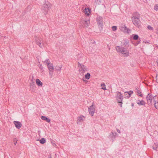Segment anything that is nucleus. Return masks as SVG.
<instances>
[{"instance_id": "44", "label": "nucleus", "mask_w": 158, "mask_h": 158, "mask_svg": "<svg viewBox=\"0 0 158 158\" xmlns=\"http://www.w3.org/2000/svg\"><path fill=\"white\" fill-rule=\"evenodd\" d=\"M48 158H52L51 157V154H50L49 157H48Z\"/></svg>"}, {"instance_id": "35", "label": "nucleus", "mask_w": 158, "mask_h": 158, "mask_svg": "<svg viewBox=\"0 0 158 158\" xmlns=\"http://www.w3.org/2000/svg\"><path fill=\"white\" fill-rule=\"evenodd\" d=\"M112 29L113 31H115L117 30V27L116 26H113L112 27Z\"/></svg>"}, {"instance_id": "12", "label": "nucleus", "mask_w": 158, "mask_h": 158, "mask_svg": "<svg viewBox=\"0 0 158 158\" xmlns=\"http://www.w3.org/2000/svg\"><path fill=\"white\" fill-rule=\"evenodd\" d=\"M14 124H15L16 127L19 129L22 126L21 123L19 121H14L13 122Z\"/></svg>"}, {"instance_id": "1", "label": "nucleus", "mask_w": 158, "mask_h": 158, "mask_svg": "<svg viewBox=\"0 0 158 158\" xmlns=\"http://www.w3.org/2000/svg\"><path fill=\"white\" fill-rule=\"evenodd\" d=\"M116 49L117 51L120 52L123 54L124 56H127L129 55V52L126 48L117 46L116 47Z\"/></svg>"}, {"instance_id": "47", "label": "nucleus", "mask_w": 158, "mask_h": 158, "mask_svg": "<svg viewBox=\"0 0 158 158\" xmlns=\"http://www.w3.org/2000/svg\"><path fill=\"white\" fill-rule=\"evenodd\" d=\"M132 105V106H134V104H133V103H132V105Z\"/></svg>"}, {"instance_id": "2", "label": "nucleus", "mask_w": 158, "mask_h": 158, "mask_svg": "<svg viewBox=\"0 0 158 158\" xmlns=\"http://www.w3.org/2000/svg\"><path fill=\"white\" fill-rule=\"evenodd\" d=\"M78 67H80L79 71L81 74H83L84 73L87 71V68L86 67L82 64L78 62Z\"/></svg>"}, {"instance_id": "17", "label": "nucleus", "mask_w": 158, "mask_h": 158, "mask_svg": "<svg viewBox=\"0 0 158 158\" xmlns=\"http://www.w3.org/2000/svg\"><path fill=\"white\" fill-rule=\"evenodd\" d=\"M120 29L122 31H123L124 32L127 31L128 33V29L125 26H124V27H121Z\"/></svg>"}, {"instance_id": "40", "label": "nucleus", "mask_w": 158, "mask_h": 158, "mask_svg": "<svg viewBox=\"0 0 158 158\" xmlns=\"http://www.w3.org/2000/svg\"><path fill=\"white\" fill-rule=\"evenodd\" d=\"M156 81L157 83H158V76H156Z\"/></svg>"}, {"instance_id": "4", "label": "nucleus", "mask_w": 158, "mask_h": 158, "mask_svg": "<svg viewBox=\"0 0 158 158\" xmlns=\"http://www.w3.org/2000/svg\"><path fill=\"white\" fill-rule=\"evenodd\" d=\"M35 40L36 44L40 47L42 48L43 46L44 43L42 38L37 37L35 38Z\"/></svg>"}, {"instance_id": "26", "label": "nucleus", "mask_w": 158, "mask_h": 158, "mask_svg": "<svg viewBox=\"0 0 158 158\" xmlns=\"http://www.w3.org/2000/svg\"><path fill=\"white\" fill-rule=\"evenodd\" d=\"M98 24V26L101 27V29H102V21H97Z\"/></svg>"}, {"instance_id": "34", "label": "nucleus", "mask_w": 158, "mask_h": 158, "mask_svg": "<svg viewBox=\"0 0 158 158\" xmlns=\"http://www.w3.org/2000/svg\"><path fill=\"white\" fill-rule=\"evenodd\" d=\"M154 9L156 11L158 10V5L157 4L155 5L154 6Z\"/></svg>"}, {"instance_id": "8", "label": "nucleus", "mask_w": 158, "mask_h": 158, "mask_svg": "<svg viewBox=\"0 0 158 158\" xmlns=\"http://www.w3.org/2000/svg\"><path fill=\"white\" fill-rule=\"evenodd\" d=\"M118 136L117 133L115 132L112 131L109 135V138L112 141H113L115 138Z\"/></svg>"}, {"instance_id": "3", "label": "nucleus", "mask_w": 158, "mask_h": 158, "mask_svg": "<svg viewBox=\"0 0 158 158\" xmlns=\"http://www.w3.org/2000/svg\"><path fill=\"white\" fill-rule=\"evenodd\" d=\"M51 5L50 3L48 1H45V4L44 5L43 8V9L45 12L44 14L45 15L47 13L48 11L50 8Z\"/></svg>"}, {"instance_id": "19", "label": "nucleus", "mask_w": 158, "mask_h": 158, "mask_svg": "<svg viewBox=\"0 0 158 158\" xmlns=\"http://www.w3.org/2000/svg\"><path fill=\"white\" fill-rule=\"evenodd\" d=\"M152 148L154 150L157 151L158 150V144L157 143H154L152 146Z\"/></svg>"}, {"instance_id": "24", "label": "nucleus", "mask_w": 158, "mask_h": 158, "mask_svg": "<svg viewBox=\"0 0 158 158\" xmlns=\"http://www.w3.org/2000/svg\"><path fill=\"white\" fill-rule=\"evenodd\" d=\"M133 39L134 40H136L139 38V36L138 35L136 34H133L132 35Z\"/></svg>"}, {"instance_id": "20", "label": "nucleus", "mask_w": 158, "mask_h": 158, "mask_svg": "<svg viewBox=\"0 0 158 158\" xmlns=\"http://www.w3.org/2000/svg\"><path fill=\"white\" fill-rule=\"evenodd\" d=\"M137 103L139 105H144L145 102L143 100L138 101Z\"/></svg>"}, {"instance_id": "25", "label": "nucleus", "mask_w": 158, "mask_h": 158, "mask_svg": "<svg viewBox=\"0 0 158 158\" xmlns=\"http://www.w3.org/2000/svg\"><path fill=\"white\" fill-rule=\"evenodd\" d=\"M90 74L89 73H88L85 75V76L86 79L88 80L90 78Z\"/></svg>"}, {"instance_id": "48", "label": "nucleus", "mask_w": 158, "mask_h": 158, "mask_svg": "<svg viewBox=\"0 0 158 158\" xmlns=\"http://www.w3.org/2000/svg\"><path fill=\"white\" fill-rule=\"evenodd\" d=\"M33 76H32V78H33Z\"/></svg>"}, {"instance_id": "39", "label": "nucleus", "mask_w": 158, "mask_h": 158, "mask_svg": "<svg viewBox=\"0 0 158 158\" xmlns=\"http://www.w3.org/2000/svg\"><path fill=\"white\" fill-rule=\"evenodd\" d=\"M140 41H138L137 42V43L135 44L134 45L135 46H136L137 45H138V44H140Z\"/></svg>"}, {"instance_id": "5", "label": "nucleus", "mask_w": 158, "mask_h": 158, "mask_svg": "<svg viewBox=\"0 0 158 158\" xmlns=\"http://www.w3.org/2000/svg\"><path fill=\"white\" fill-rule=\"evenodd\" d=\"M117 97L116 98L118 101V103H119V105L122 107V101L123 99L122 94L119 92H118L117 93Z\"/></svg>"}, {"instance_id": "23", "label": "nucleus", "mask_w": 158, "mask_h": 158, "mask_svg": "<svg viewBox=\"0 0 158 158\" xmlns=\"http://www.w3.org/2000/svg\"><path fill=\"white\" fill-rule=\"evenodd\" d=\"M31 85V90H32L33 87L35 85V83L34 81H33L32 80H31V83L30 84Z\"/></svg>"}, {"instance_id": "42", "label": "nucleus", "mask_w": 158, "mask_h": 158, "mask_svg": "<svg viewBox=\"0 0 158 158\" xmlns=\"http://www.w3.org/2000/svg\"><path fill=\"white\" fill-rule=\"evenodd\" d=\"M40 131H38V134L40 135Z\"/></svg>"}, {"instance_id": "43", "label": "nucleus", "mask_w": 158, "mask_h": 158, "mask_svg": "<svg viewBox=\"0 0 158 158\" xmlns=\"http://www.w3.org/2000/svg\"><path fill=\"white\" fill-rule=\"evenodd\" d=\"M124 94H125V95L126 96V97L127 98V96L128 95V94H125V93H124Z\"/></svg>"}, {"instance_id": "36", "label": "nucleus", "mask_w": 158, "mask_h": 158, "mask_svg": "<svg viewBox=\"0 0 158 158\" xmlns=\"http://www.w3.org/2000/svg\"><path fill=\"white\" fill-rule=\"evenodd\" d=\"M150 30H153V29L150 26L148 25L147 27Z\"/></svg>"}, {"instance_id": "22", "label": "nucleus", "mask_w": 158, "mask_h": 158, "mask_svg": "<svg viewBox=\"0 0 158 158\" xmlns=\"http://www.w3.org/2000/svg\"><path fill=\"white\" fill-rule=\"evenodd\" d=\"M121 44L122 46H123L125 47H126V46L128 45V41H124L122 42Z\"/></svg>"}, {"instance_id": "29", "label": "nucleus", "mask_w": 158, "mask_h": 158, "mask_svg": "<svg viewBox=\"0 0 158 158\" xmlns=\"http://www.w3.org/2000/svg\"><path fill=\"white\" fill-rule=\"evenodd\" d=\"M101 88L103 89L104 90H105L106 89V88L105 85L104 83L101 84Z\"/></svg>"}, {"instance_id": "45", "label": "nucleus", "mask_w": 158, "mask_h": 158, "mask_svg": "<svg viewBox=\"0 0 158 158\" xmlns=\"http://www.w3.org/2000/svg\"><path fill=\"white\" fill-rule=\"evenodd\" d=\"M61 67H60L59 68V69H56V70H60L61 69Z\"/></svg>"}, {"instance_id": "38", "label": "nucleus", "mask_w": 158, "mask_h": 158, "mask_svg": "<svg viewBox=\"0 0 158 158\" xmlns=\"http://www.w3.org/2000/svg\"><path fill=\"white\" fill-rule=\"evenodd\" d=\"M39 68L41 69V70H43V67L42 66V64H40L39 65Z\"/></svg>"}, {"instance_id": "15", "label": "nucleus", "mask_w": 158, "mask_h": 158, "mask_svg": "<svg viewBox=\"0 0 158 158\" xmlns=\"http://www.w3.org/2000/svg\"><path fill=\"white\" fill-rule=\"evenodd\" d=\"M37 85L39 86H42L43 83L38 79H37L35 81Z\"/></svg>"}, {"instance_id": "14", "label": "nucleus", "mask_w": 158, "mask_h": 158, "mask_svg": "<svg viewBox=\"0 0 158 158\" xmlns=\"http://www.w3.org/2000/svg\"><path fill=\"white\" fill-rule=\"evenodd\" d=\"M135 90L136 93L138 95L141 97H143V95L141 94V92L139 90V88H135Z\"/></svg>"}, {"instance_id": "11", "label": "nucleus", "mask_w": 158, "mask_h": 158, "mask_svg": "<svg viewBox=\"0 0 158 158\" xmlns=\"http://www.w3.org/2000/svg\"><path fill=\"white\" fill-rule=\"evenodd\" d=\"M140 17V15L137 12H135L133 14V16L131 19H139Z\"/></svg>"}, {"instance_id": "9", "label": "nucleus", "mask_w": 158, "mask_h": 158, "mask_svg": "<svg viewBox=\"0 0 158 158\" xmlns=\"http://www.w3.org/2000/svg\"><path fill=\"white\" fill-rule=\"evenodd\" d=\"M132 22L133 24L138 28H139L141 26V22L139 19H131Z\"/></svg>"}, {"instance_id": "10", "label": "nucleus", "mask_w": 158, "mask_h": 158, "mask_svg": "<svg viewBox=\"0 0 158 158\" xmlns=\"http://www.w3.org/2000/svg\"><path fill=\"white\" fill-rule=\"evenodd\" d=\"M88 110L89 113L91 114L92 116H93L95 111L93 105L89 107Z\"/></svg>"}, {"instance_id": "16", "label": "nucleus", "mask_w": 158, "mask_h": 158, "mask_svg": "<svg viewBox=\"0 0 158 158\" xmlns=\"http://www.w3.org/2000/svg\"><path fill=\"white\" fill-rule=\"evenodd\" d=\"M41 118L43 120H44L47 122L49 123L50 121V120L49 118H47L46 116H42L41 117Z\"/></svg>"}, {"instance_id": "13", "label": "nucleus", "mask_w": 158, "mask_h": 158, "mask_svg": "<svg viewBox=\"0 0 158 158\" xmlns=\"http://www.w3.org/2000/svg\"><path fill=\"white\" fill-rule=\"evenodd\" d=\"M90 10H91L88 8H85L84 10V12L86 15L88 16L89 15Z\"/></svg>"}, {"instance_id": "6", "label": "nucleus", "mask_w": 158, "mask_h": 158, "mask_svg": "<svg viewBox=\"0 0 158 158\" xmlns=\"http://www.w3.org/2000/svg\"><path fill=\"white\" fill-rule=\"evenodd\" d=\"M156 97V96L154 97L152 96L150 93L148 94L146 98L148 105L152 104V101H153L155 99L154 98Z\"/></svg>"}, {"instance_id": "21", "label": "nucleus", "mask_w": 158, "mask_h": 158, "mask_svg": "<svg viewBox=\"0 0 158 158\" xmlns=\"http://www.w3.org/2000/svg\"><path fill=\"white\" fill-rule=\"evenodd\" d=\"M133 93L132 91H130L129 92H125V94H128V95L127 96V98H128L130 97L131 94H132Z\"/></svg>"}, {"instance_id": "37", "label": "nucleus", "mask_w": 158, "mask_h": 158, "mask_svg": "<svg viewBox=\"0 0 158 158\" xmlns=\"http://www.w3.org/2000/svg\"><path fill=\"white\" fill-rule=\"evenodd\" d=\"M17 139L16 138H14V144L16 145L17 143Z\"/></svg>"}, {"instance_id": "46", "label": "nucleus", "mask_w": 158, "mask_h": 158, "mask_svg": "<svg viewBox=\"0 0 158 158\" xmlns=\"http://www.w3.org/2000/svg\"><path fill=\"white\" fill-rule=\"evenodd\" d=\"M81 59H85V58H84L83 57H82V58H81Z\"/></svg>"}, {"instance_id": "30", "label": "nucleus", "mask_w": 158, "mask_h": 158, "mask_svg": "<svg viewBox=\"0 0 158 158\" xmlns=\"http://www.w3.org/2000/svg\"><path fill=\"white\" fill-rule=\"evenodd\" d=\"M42 62L43 63H46L47 65L50 63V61H49L48 59L45 60L44 61H42Z\"/></svg>"}, {"instance_id": "27", "label": "nucleus", "mask_w": 158, "mask_h": 158, "mask_svg": "<svg viewBox=\"0 0 158 158\" xmlns=\"http://www.w3.org/2000/svg\"><path fill=\"white\" fill-rule=\"evenodd\" d=\"M40 143L41 144H43L46 141L45 139L44 138H42L40 140Z\"/></svg>"}, {"instance_id": "32", "label": "nucleus", "mask_w": 158, "mask_h": 158, "mask_svg": "<svg viewBox=\"0 0 158 158\" xmlns=\"http://www.w3.org/2000/svg\"><path fill=\"white\" fill-rule=\"evenodd\" d=\"M53 70H49V75L51 77H52V76Z\"/></svg>"}, {"instance_id": "7", "label": "nucleus", "mask_w": 158, "mask_h": 158, "mask_svg": "<svg viewBox=\"0 0 158 158\" xmlns=\"http://www.w3.org/2000/svg\"><path fill=\"white\" fill-rule=\"evenodd\" d=\"M81 23L84 27H87L89 25V20L88 19H84L81 21Z\"/></svg>"}, {"instance_id": "31", "label": "nucleus", "mask_w": 158, "mask_h": 158, "mask_svg": "<svg viewBox=\"0 0 158 158\" xmlns=\"http://www.w3.org/2000/svg\"><path fill=\"white\" fill-rule=\"evenodd\" d=\"M83 117L84 116H81L78 118V121L79 122H81V121L83 120Z\"/></svg>"}, {"instance_id": "41", "label": "nucleus", "mask_w": 158, "mask_h": 158, "mask_svg": "<svg viewBox=\"0 0 158 158\" xmlns=\"http://www.w3.org/2000/svg\"><path fill=\"white\" fill-rule=\"evenodd\" d=\"M117 132L119 133H120L121 132L120 130L119 129H117Z\"/></svg>"}, {"instance_id": "28", "label": "nucleus", "mask_w": 158, "mask_h": 158, "mask_svg": "<svg viewBox=\"0 0 158 158\" xmlns=\"http://www.w3.org/2000/svg\"><path fill=\"white\" fill-rule=\"evenodd\" d=\"M156 101L155 99L153 101V103L155 102V107L156 109H158V101L157 102H155Z\"/></svg>"}, {"instance_id": "33", "label": "nucleus", "mask_w": 158, "mask_h": 158, "mask_svg": "<svg viewBox=\"0 0 158 158\" xmlns=\"http://www.w3.org/2000/svg\"><path fill=\"white\" fill-rule=\"evenodd\" d=\"M97 21H102V18L101 17H97Z\"/></svg>"}, {"instance_id": "18", "label": "nucleus", "mask_w": 158, "mask_h": 158, "mask_svg": "<svg viewBox=\"0 0 158 158\" xmlns=\"http://www.w3.org/2000/svg\"><path fill=\"white\" fill-rule=\"evenodd\" d=\"M48 68L49 70H54V68L52 64V63H50L48 65Z\"/></svg>"}]
</instances>
